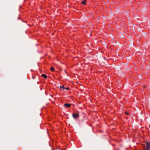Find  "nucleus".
Instances as JSON below:
<instances>
[{"label":"nucleus","mask_w":150,"mask_h":150,"mask_svg":"<svg viewBox=\"0 0 150 150\" xmlns=\"http://www.w3.org/2000/svg\"><path fill=\"white\" fill-rule=\"evenodd\" d=\"M65 89H67V90H69V88L66 87V88H65Z\"/></svg>","instance_id":"nucleus-8"},{"label":"nucleus","mask_w":150,"mask_h":150,"mask_svg":"<svg viewBox=\"0 0 150 150\" xmlns=\"http://www.w3.org/2000/svg\"><path fill=\"white\" fill-rule=\"evenodd\" d=\"M144 149L146 150H149L150 149V142H146L145 145H144Z\"/></svg>","instance_id":"nucleus-1"},{"label":"nucleus","mask_w":150,"mask_h":150,"mask_svg":"<svg viewBox=\"0 0 150 150\" xmlns=\"http://www.w3.org/2000/svg\"><path fill=\"white\" fill-rule=\"evenodd\" d=\"M42 76L44 78H45L46 79H47V76L44 74H42Z\"/></svg>","instance_id":"nucleus-4"},{"label":"nucleus","mask_w":150,"mask_h":150,"mask_svg":"<svg viewBox=\"0 0 150 150\" xmlns=\"http://www.w3.org/2000/svg\"><path fill=\"white\" fill-rule=\"evenodd\" d=\"M50 70L52 71H54V68L53 67H51L50 68Z\"/></svg>","instance_id":"nucleus-5"},{"label":"nucleus","mask_w":150,"mask_h":150,"mask_svg":"<svg viewBox=\"0 0 150 150\" xmlns=\"http://www.w3.org/2000/svg\"><path fill=\"white\" fill-rule=\"evenodd\" d=\"M77 113L76 114H73L72 115L73 117L74 118H78L79 116V112H77Z\"/></svg>","instance_id":"nucleus-2"},{"label":"nucleus","mask_w":150,"mask_h":150,"mask_svg":"<svg viewBox=\"0 0 150 150\" xmlns=\"http://www.w3.org/2000/svg\"><path fill=\"white\" fill-rule=\"evenodd\" d=\"M125 113L126 114H127V115H128V114H129V113H128V112H125Z\"/></svg>","instance_id":"nucleus-9"},{"label":"nucleus","mask_w":150,"mask_h":150,"mask_svg":"<svg viewBox=\"0 0 150 150\" xmlns=\"http://www.w3.org/2000/svg\"><path fill=\"white\" fill-rule=\"evenodd\" d=\"M86 0H84V1H83L82 2V4H86L85 2H86Z\"/></svg>","instance_id":"nucleus-7"},{"label":"nucleus","mask_w":150,"mask_h":150,"mask_svg":"<svg viewBox=\"0 0 150 150\" xmlns=\"http://www.w3.org/2000/svg\"><path fill=\"white\" fill-rule=\"evenodd\" d=\"M33 79H34V77H33Z\"/></svg>","instance_id":"nucleus-10"},{"label":"nucleus","mask_w":150,"mask_h":150,"mask_svg":"<svg viewBox=\"0 0 150 150\" xmlns=\"http://www.w3.org/2000/svg\"><path fill=\"white\" fill-rule=\"evenodd\" d=\"M60 88H63L62 89L63 90V89H65V88L64 87V86H60Z\"/></svg>","instance_id":"nucleus-6"},{"label":"nucleus","mask_w":150,"mask_h":150,"mask_svg":"<svg viewBox=\"0 0 150 150\" xmlns=\"http://www.w3.org/2000/svg\"><path fill=\"white\" fill-rule=\"evenodd\" d=\"M71 104L70 103L68 104V103H65L64 104V106L65 107H67L68 108H69L71 106Z\"/></svg>","instance_id":"nucleus-3"}]
</instances>
